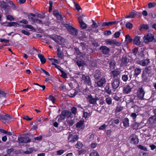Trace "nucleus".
Returning <instances> with one entry per match:
<instances>
[{
  "label": "nucleus",
  "instance_id": "f257e3e1",
  "mask_svg": "<svg viewBox=\"0 0 156 156\" xmlns=\"http://www.w3.org/2000/svg\"><path fill=\"white\" fill-rule=\"evenodd\" d=\"M135 98L132 95H126L125 97L126 105L127 108H134Z\"/></svg>",
  "mask_w": 156,
  "mask_h": 156
},
{
  "label": "nucleus",
  "instance_id": "f03ea898",
  "mask_svg": "<svg viewBox=\"0 0 156 156\" xmlns=\"http://www.w3.org/2000/svg\"><path fill=\"white\" fill-rule=\"evenodd\" d=\"M12 119V116L10 114L3 113L0 115V120L6 125L8 124Z\"/></svg>",
  "mask_w": 156,
  "mask_h": 156
},
{
  "label": "nucleus",
  "instance_id": "7ed1b4c3",
  "mask_svg": "<svg viewBox=\"0 0 156 156\" xmlns=\"http://www.w3.org/2000/svg\"><path fill=\"white\" fill-rule=\"evenodd\" d=\"M82 75L81 78V81L84 84L88 86L91 85L92 82L91 79L89 75L87 74H80Z\"/></svg>",
  "mask_w": 156,
  "mask_h": 156
},
{
  "label": "nucleus",
  "instance_id": "20e7f679",
  "mask_svg": "<svg viewBox=\"0 0 156 156\" xmlns=\"http://www.w3.org/2000/svg\"><path fill=\"white\" fill-rule=\"evenodd\" d=\"M64 26L67 29L70 34L74 36L77 35L78 34L77 30L74 27L67 24H65Z\"/></svg>",
  "mask_w": 156,
  "mask_h": 156
},
{
  "label": "nucleus",
  "instance_id": "39448f33",
  "mask_svg": "<svg viewBox=\"0 0 156 156\" xmlns=\"http://www.w3.org/2000/svg\"><path fill=\"white\" fill-rule=\"evenodd\" d=\"M49 37L55 42L57 44L59 45L62 44L63 38L60 36L55 35L52 36L50 35L49 36Z\"/></svg>",
  "mask_w": 156,
  "mask_h": 156
},
{
  "label": "nucleus",
  "instance_id": "423d86ee",
  "mask_svg": "<svg viewBox=\"0 0 156 156\" xmlns=\"http://www.w3.org/2000/svg\"><path fill=\"white\" fill-rule=\"evenodd\" d=\"M96 80L95 84L97 85V87L101 88L104 87L106 82V80L105 78L102 77L98 80Z\"/></svg>",
  "mask_w": 156,
  "mask_h": 156
},
{
  "label": "nucleus",
  "instance_id": "0eeeda50",
  "mask_svg": "<svg viewBox=\"0 0 156 156\" xmlns=\"http://www.w3.org/2000/svg\"><path fill=\"white\" fill-rule=\"evenodd\" d=\"M120 79L119 78H116V79H113V81L112 83V90L114 91H115V89H116L119 86L120 84Z\"/></svg>",
  "mask_w": 156,
  "mask_h": 156
},
{
  "label": "nucleus",
  "instance_id": "6e6552de",
  "mask_svg": "<svg viewBox=\"0 0 156 156\" xmlns=\"http://www.w3.org/2000/svg\"><path fill=\"white\" fill-rule=\"evenodd\" d=\"M79 139V136L77 135L73 136V133H70L68 136V139L69 142L73 143L77 141Z\"/></svg>",
  "mask_w": 156,
  "mask_h": 156
},
{
  "label": "nucleus",
  "instance_id": "1a4fd4ad",
  "mask_svg": "<svg viewBox=\"0 0 156 156\" xmlns=\"http://www.w3.org/2000/svg\"><path fill=\"white\" fill-rule=\"evenodd\" d=\"M86 97L90 104L94 105H95L97 101L99 100V98L97 97L96 96L94 98L91 94L87 95V97L86 96Z\"/></svg>",
  "mask_w": 156,
  "mask_h": 156
},
{
  "label": "nucleus",
  "instance_id": "9d476101",
  "mask_svg": "<svg viewBox=\"0 0 156 156\" xmlns=\"http://www.w3.org/2000/svg\"><path fill=\"white\" fill-rule=\"evenodd\" d=\"M145 94L143 89L142 87L139 88L137 92V96L139 100H142L144 99V97Z\"/></svg>",
  "mask_w": 156,
  "mask_h": 156
},
{
  "label": "nucleus",
  "instance_id": "9b49d317",
  "mask_svg": "<svg viewBox=\"0 0 156 156\" xmlns=\"http://www.w3.org/2000/svg\"><path fill=\"white\" fill-rule=\"evenodd\" d=\"M99 50L101 52L105 55H108L110 52V49L106 46H101Z\"/></svg>",
  "mask_w": 156,
  "mask_h": 156
},
{
  "label": "nucleus",
  "instance_id": "f8f14e48",
  "mask_svg": "<svg viewBox=\"0 0 156 156\" xmlns=\"http://www.w3.org/2000/svg\"><path fill=\"white\" fill-rule=\"evenodd\" d=\"M83 56L76 57V63L79 67L83 66L86 64L85 62L83 59Z\"/></svg>",
  "mask_w": 156,
  "mask_h": 156
},
{
  "label": "nucleus",
  "instance_id": "ddd939ff",
  "mask_svg": "<svg viewBox=\"0 0 156 156\" xmlns=\"http://www.w3.org/2000/svg\"><path fill=\"white\" fill-rule=\"evenodd\" d=\"M62 115L64 117L66 118L67 119L70 118H72L73 116H72V113L71 112L68 110L65 109L62 110L61 112Z\"/></svg>",
  "mask_w": 156,
  "mask_h": 156
},
{
  "label": "nucleus",
  "instance_id": "4468645a",
  "mask_svg": "<svg viewBox=\"0 0 156 156\" xmlns=\"http://www.w3.org/2000/svg\"><path fill=\"white\" fill-rule=\"evenodd\" d=\"M144 70L149 76L151 77L154 75V70L150 66H147Z\"/></svg>",
  "mask_w": 156,
  "mask_h": 156
},
{
  "label": "nucleus",
  "instance_id": "2eb2a0df",
  "mask_svg": "<svg viewBox=\"0 0 156 156\" xmlns=\"http://www.w3.org/2000/svg\"><path fill=\"white\" fill-rule=\"evenodd\" d=\"M132 88L128 85L124 86L122 89V93L124 94H129L132 90Z\"/></svg>",
  "mask_w": 156,
  "mask_h": 156
},
{
  "label": "nucleus",
  "instance_id": "dca6fc26",
  "mask_svg": "<svg viewBox=\"0 0 156 156\" xmlns=\"http://www.w3.org/2000/svg\"><path fill=\"white\" fill-rule=\"evenodd\" d=\"M119 22V21H113L108 22H104L101 23V25L102 27H109L116 23L118 24Z\"/></svg>",
  "mask_w": 156,
  "mask_h": 156
},
{
  "label": "nucleus",
  "instance_id": "f3484780",
  "mask_svg": "<svg viewBox=\"0 0 156 156\" xmlns=\"http://www.w3.org/2000/svg\"><path fill=\"white\" fill-rule=\"evenodd\" d=\"M120 72L118 70H115L111 72V74L112 76V75L113 79H116L118 78H119V79H120Z\"/></svg>",
  "mask_w": 156,
  "mask_h": 156
},
{
  "label": "nucleus",
  "instance_id": "a211bd4d",
  "mask_svg": "<svg viewBox=\"0 0 156 156\" xmlns=\"http://www.w3.org/2000/svg\"><path fill=\"white\" fill-rule=\"evenodd\" d=\"M18 140L20 143H27L30 142L31 139L29 137H20L18 138Z\"/></svg>",
  "mask_w": 156,
  "mask_h": 156
},
{
  "label": "nucleus",
  "instance_id": "6ab92c4d",
  "mask_svg": "<svg viewBox=\"0 0 156 156\" xmlns=\"http://www.w3.org/2000/svg\"><path fill=\"white\" fill-rule=\"evenodd\" d=\"M94 76L96 80H98L102 76V73L101 70H96L94 72Z\"/></svg>",
  "mask_w": 156,
  "mask_h": 156
},
{
  "label": "nucleus",
  "instance_id": "aec40b11",
  "mask_svg": "<svg viewBox=\"0 0 156 156\" xmlns=\"http://www.w3.org/2000/svg\"><path fill=\"white\" fill-rule=\"evenodd\" d=\"M130 139V142L133 144H137L139 142V140L137 136L135 135H133L131 136Z\"/></svg>",
  "mask_w": 156,
  "mask_h": 156
},
{
  "label": "nucleus",
  "instance_id": "412c9836",
  "mask_svg": "<svg viewBox=\"0 0 156 156\" xmlns=\"http://www.w3.org/2000/svg\"><path fill=\"white\" fill-rule=\"evenodd\" d=\"M105 43L106 44L112 45L113 44L119 46L120 44L119 42H117L115 40H112L110 39H107L105 40Z\"/></svg>",
  "mask_w": 156,
  "mask_h": 156
},
{
  "label": "nucleus",
  "instance_id": "4be33fe9",
  "mask_svg": "<svg viewBox=\"0 0 156 156\" xmlns=\"http://www.w3.org/2000/svg\"><path fill=\"white\" fill-rule=\"evenodd\" d=\"M122 123H123V127L125 128H127L129 126V120L128 118L125 117L123 119Z\"/></svg>",
  "mask_w": 156,
  "mask_h": 156
},
{
  "label": "nucleus",
  "instance_id": "5701e85b",
  "mask_svg": "<svg viewBox=\"0 0 156 156\" xmlns=\"http://www.w3.org/2000/svg\"><path fill=\"white\" fill-rule=\"evenodd\" d=\"M150 62V60L149 59H144L139 62V64L142 66H145L148 65Z\"/></svg>",
  "mask_w": 156,
  "mask_h": 156
},
{
  "label": "nucleus",
  "instance_id": "b1692460",
  "mask_svg": "<svg viewBox=\"0 0 156 156\" xmlns=\"http://www.w3.org/2000/svg\"><path fill=\"white\" fill-rule=\"evenodd\" d=\"M105 92L108 94H112V89L110 86V83H107L105 87Z\"/></svg>",
  "mask_w": 156,
  "mask_h": 156
},
{
  "label": "nucleus",
  "instance_id": "393cba45",
  "mask_svg": "<svg viewBox=\"0 0 156 156\" xmlns=\"http://www.w3.org/2000/svg\"><path fill=\"white\" fill-rule=\"evenodd\" d=\"M85 121L83 119V120H80L79 121L77 122L76 124V127L77 128H80L83 126L84 127Z\"/></svg>",
  "mask_w": 156,
  "mask_h": 156
},
{
  "label": "nucleus",
  "instance_id": "a878e982",
  "mask_svg": "<svg viewBox=\"0 0 156 156\" xmlns=\"http://www.w3.org/2000/svg\"><path fill=\"white\" fill-rule=\"evenodd\" d=\"M129 62V59L126 56H122L121 59V64L122 66H126Z\"/></svg>",
  "mask_w": 156,
  "mask_h": 156
},
{
  "label": "nucleus",
  "instance_id": "bb28decb",
  "mask_svg": "<svg viewBox=\"0 0 156 156\" xmlns=\"http://www.w3.org/2000/svg\"><path fill=\"white\" fill-rule=\"evenodd\" d=\"M145 39L149 42L152 41L154 39V37L153 35L151 34H148L145 37Z\"/></svg>",
  "mask_w": 156,
  "mask_h": 156
},
{
  "label": "nucleus",
  "instance_id": "cd10ccee",
  "mask_svg": "<svg viewBox=\"0 0 156 156\" xmlns=\"http://www.w3.org/2000/svg\"><path fill=\"white\" fill-rule=\"evenodd\" d=\"M0 8L1 9H5L6 8H7L9 6V5L7 4V2L6 3L3 1H0Z\"/></svg>",
  "mask_w": 156,
  "mask_h": 156
},
{
  "label": "nucleus",
  "instance_id": "c85d7f7f",
  "mask_svg": "<svg viewBox=\"0 0 156 156\" xmlns=\"http://www.w3.org/2000/svg\"><path fill=\"white\" fill-rule=\"evenodd\" d=\"M148 122L149 124H152L156 122V115H154L151 116L148 120Z\"/></svg>",
  "mask_w": 156,
  "mask_h": 156
},
{
  "label": "nucleus",
  "instance_id": "c756f323",
  "mask_svg": "<svg viewBox=\"0 0 156 156\" xmlns=\"http://www.w3.org/2000/svg\"><path fill=\"white\" fill-rule=\"evenodd\" d=\"M136 11L135 10H133L130 12L129 14V15H127L125 16V18H133L136 17L135 14Z\"/></svg>",
  "mask_w": 156,
  "mask_h": 156
},
{
  "label": "nucleus",
  "instance_id": "7c9ffc66",
  "mask_svg": "<svg viewBox=\"0 0 156 156\" xmlns=\"http://www.w3.org/2000/svg\"><path fill=\"white\" fill-rule=\"evenodd\" d=\"M140 36H136L134 39H133V44L136 45H139L141 43L140 40Z\"/></svg>",
  "mask_w": 156,
  "mask_h": 156
},
{
  "label": "nucleus",
  "instance_id": "2f4dec72",
  "mask_svg": "<svg viewBox=\"0 0 156 156\" xmlns=\"http://www.w3.org/2000/svg\"><path fill=\"white\" fill-rule=\"evenodd\" d=\"M109 68L111 69H115L116 65V62L114 60H112L109 62Z\"/></svg>",
  "mask_w": 156,
  "mask_h": 156
},
{
  "label": "nucleus",
  "instance_id": "473e14b6",
  "mask_svg": "<svg viewBox=\"0 0 156 156\" xmlns=\"http://www.w3.org/2000/svg\"><path fill=\"white\" fill-rule=\"evenodd\" d=\"M74 50L75 53L77 55H80L81 56H83V55L84 56H85V55H86V56H89L88 55H87L86 54H83L82 52H81L80 50L79 49V48L77 47L75 48H74Z\"/></svg>",
  "mask_w": 156,
  "mask_h": 156
},
{
  "label": "nucleus",
  "instance_id": "72a5a7b5",
  "mask_svg": "<svg viewBox=\"0 0 156 156\" xmlns=\"http://www.w3.org/2000/svg\"><path fill=\"white\" fill-rule=\"evenodd\" d=\"M38 57L40 59L41 63L44 64L46 62V59L44 56L42 54H38Z\"/></svg>",
  "mask_w": 156,
  "mask_h": 156
},
{
  "label": "nucleus",
  "instance_id": "f704fd0d",
  "mask_svg": "<svg viewBox=\"0 0 156 156\" xmlns=\"http://www.w3.org/2000/svg\"><path fill=\"white\" fill-rule=\"evenodd\" d=\"M147 73L144 70L142 72L141 77L143 81L146 82L148 80V77L147 76Z\"/></svg>",
  "mask_w": 156,
  "mask_h": 156
},
{
  "label": "nucleus",
  "instance_id": "c9c22d12",
  "mask_svg": "<svg viewBox=\"0 0 156 156\" xmlns=\"http://www.w3.org/2000/svg\"><path fill=\"white\" fill-rule=\"evenodd\" d=\"M20 25L18 23L16 22H8V24L6 26L7 27H19Z\"/></svg>",
  "mask_w": 156,
  "mask_h": 156
},
{
  "label": "nucleus",
  "instance_id": "e433bc0d",
  "mask_svg": "<svg viewBox=\"0 0 156 156\" xmlns=\"http://www.w3.org/2000/svg\"><path fill=\"white\" fill-rule=\"evenodd\" d=\"M128 75H129V73L126 72H125V74L123 75L122 77V80L124 82H126L128 80L129 77Z\"/></svg>",
  "mask_w": 156,
  "mask_h": 156
},
{
  "label": "nucleus",
  "instance_id": "4c0bfd02",
  "mask_svg": "<svg viewBox=\"0 0 156 156\" xmlns=\"http://www.w3.org/2000/svg\"><path fill=\"white\" fill-rule=\"evenodd\" d=\"M141 69L136 67L134 69V76L136 77L137 76L140 74L141 72Z\"/></svg>",
  "mask_w": 156,
  "mask_h": 156
},
{
  "label": "nucleus",
  "instance_id": "58836bf2",
  "mask_svg": "<svg viewBox=\"0 0 156 156\" xmlns=\"http://www.w3.org/2000/svg\"><path fill=\"white\" fill-rule=\"evenodd\" d=\"M78 93V92L77 90L74 91L72 90L69 92V96L71 98H73Z\"/></svg>",
  "mask_w": 156,
  "mask_h": 156
},
{
  "label": "nucleus",
  "instance_id": "ea45409f",
  "mask_svg": "<svg viewBox=\"0 0 156 156\" xmlns=\"http://www.w3.org/2000/svg\"><path fill=\"white\" fill-rule=\"evenodd\" d=\"M125 41L127 43H129L133 41V39L129 34H127L125 36Z\"/></svg>",
  "mask_w": 156,
  "mask_h": 156
},
{
  "label": "nucleus",
  "instance_id": "a19ab883",
  "mask_svg": "<svg viewBox=\"0 0 156 156\" xmlns=\"http://www.w3.org/2000/svg\"><path fill=\"white\" fill-rule=\"evenodd\" d=\"M80 27L82 29H85L87 27V24L83 21L80 22L79 23Z\"/></svg>",
  "mask_w": 156,
  "mask_h": 156
},
{
  "label": "nucleus",
  "instance_id": "79ce46f5",
  "mask_svg": "<svg viewBox=\"0 0 156 156\" xmlns=\"http://www.w3.org/2000/svg\"><path fill=\"white\" fill-rule=\"evenodd\" d=\"M91 114L90 113H88L87 112H85L84 111L83 112V117L85 118V119H86L87 118L91 116Z\"/></svg>",
  "mask_w": 156,
  "mask_h": 156
},
{
  "label": "nucleus",
  "instance_id": "37998d69",
  "mask_svg": "<svg viewBox=\"0 0 156 156\" xmlns=\"http://www.w3.org/2000/svg\"><path fill=\"white\" fill-rule=\"evenodd\" d=\"M137 122H134L131 125V127L133 129L137 130L138 129V126H137Z\"/></svg>",
  "mask_w": 156,
  "mask_h": 156
},
{
  "label": "nucleus",
  "instance_id": "c03bdc74",
  "mask_svg": "<svg viewBox=\"0 0 156 156\" xmlns=\"http://www.w3.org/2000/svg\"><path fill=\"white\" fill-rule=\"evenodd\" d=\"M149 27L148 25L143 24L140 25L139 28V30H141L142 29L147 30L149 29Z\"/></svg>",
  "mask_w": 156,
  "mask_h": 156
},
{
  "label": "nucleus",
  "instance_id": "a18cd8bd",
  "mask_svg": "<svg viewBox=\"0 0 156 156\" xmlns=\"http://www.w3.org/2000/svg\"><path fill=\"white\" fill-rule=\"evenodd\" d=\"M105 102L108 105H110L112 104V100L110 97H107L105 100Z\"/></svg>",
  "mask_w": 156,
  "mask_h": 156
},
{
  "label": "nucleus",
  "instance_id": "49530a36",
  "mask_svg": "<svg viewBox=\"0 0 156 156\" xmlns=\"http://www.w3.org/2000/svg\"><path fill=\"white\" fill-rule=\"evenodd\" d=\"M83 144L80 141H77V143L75 145L76 148L80 149L83 147Z\"/></svg>",
  "mask_w": 156,
  "mask_h": 156
},
{
  "label": "nucleus",
  "instance_id": "de8ad7c7",
  "mask_svg": "<svg viewBox=\"0 0 156 156\" xmlns=\"http://www.w3.org/2000/svg\"><path fill=\"white\" fill-rule=\"evenodd\" d=\"M123 109V107L122 106H117L116 107V109L115 111V112L116 113L119 112H121Z\"/></svg>",
  "mask_w": 156,
  "mask_h": 156
},
{
  "label": "nucleus",
  "instance_id": "09e8293b",
  "mask_svg": "<svg viewBox=\"0 0 156 156\" xmlns=\"http://www.w3.org/2000/svg\"><path fill=\"white\" fill-rule=\"evenodd\" d=\"M69 127L72 126L74 124V122L73 120L67 119L66 121Z\"/></svg>",
  "mask_w": 156,
  "mask_h": 156
},
{
  "label": "nucleus",
  "instance_id": "8fccbe9b",
  "mask_svg": "<svg viewBox=\"0 0 156 156\" xmlns=\"http://www.w3.org/2000/svg\"><path fill=\"white\" fill-rule=\"evenodd\" d=\"M57 118L58 119V121L59 122H61L62 120L65 119V118L64 116H63L62 115V113H61L60 114L58 115L57 117Z\"/></svg>",
  "mask_w": 156,
  "mask_h": 156
},
{
  "label": "nucleus",
  "instance_id": "3c124183",
  "mask_svg": "<svg viewBox=\"0 0 156 156\" xmlns=\"http://www.w3.org/2000/svg\"><path fill=\"white\" fill-rule=\"evenodd\" d=\"M71 111L72 114L73 113L74 115H75L77 113V108L75 107H73L71 108Z\"/></svg>",
  "mask_w": 156,
  "mask_h": 156
},
{
  "label": "nucleus",
  "instance_id": "603ef678",
  "mask_svg": "<svg viewBox=\"0 0 156 156\" xmlns=\"http://www.w3.org/2000/svg\"><path fill=\"white\" fill-rule=\"evenodd\" d=\"M149 15L150 16H151L152 18L154 19H156L155 22H156V14L153 11L151 12L150 13H149Z\"/></svg>",
  "mask_w": 156,
  "mask_h": 156
},
{
  "label": "nucleus",
  "instance_id": "864d4df0",
  "mask_svg": "<svg viewBox=\"0 0 156 156\" xmlns=\"http://www.w3.org/2000/svg\"><path fill=\"white\" fill-rule=\"evenodd\" d=\"M57 56L61 58H62L63 57V55L61 52L60 51V49L59 48H58L57 50Z\"/></svg>",
  "mask_w": 156,
  "mask_h": 156
},
{
  "label": "nucleus",
  "instance_id": "5fc2aeb1",
  "mask_svg": "<svg viewBox=\"0 0 156 156\" xmlns=\"http://www.w3.org/2000/svg\"><path fill=\"white\" fill-rule=\"evenodd\" d=\"M156 5V3L155 2H149L148 4V7L149 8H151L154 7Z\"/></svg>",
  "mask_w": 156,
  "mask_h": 156
},
{
  "label": "nucleus",
  "instance_id": "6e6d98bb",
  "mask_svg": "<svg viewBox=\"0 0 156 156\" xmlns=\"http://www.w3.org/2000/svg\"><path fill=\"white\" fill-rule=\"evenodd\" d=\"M80 44V46L82 47L83 50H85L87 49V46L85 43L84 42H81Z\"/></svg>",
  "mask_w": 156,
  "mask_h": 156
},
{
  "label": "nucleus",
  "instance_id": "4d7b16f0",
  "mask_svg": "<svg viewBox=\"0 0 156 156\" xmlns=\"http://www.w3.org/2000/svg\"><path fill=\"white\" fill-rule=\"evenodd\" d=\"M126 27L129 29H131L133 27V25L132 23L128 22L126 24Z\"/></svg>",
  "mask_w": 156,
  "mask_h": 156
},
{
  "label": "nucleus",
  "instance_id": "13d9d810",
  "mask_svg": "<svg viewBox=\"0 0 156 156\" xmlns=\"http://www.w3.org/2000/svg\"><path fill=\"white\" fill-rule=\"evenodd\" d=\"M48 98L50 101H51L53 104H54L55 102V99L53 96L51 95H49Z\"/></svg>",
  "mask_w": 156,
  "mask_h": 156
},
{
  "label": "nucleus",
  "instance_id": "bf43d9fd",
  "mask_svg": "<svg viewBox=\"0 0 156 156\" xmlns=\"http://www.w3.org/2000/svg\"><path fill=\"white\" fill-rule=\"evenodd\" d=\"M140 149L143 150L145 151H147V149L145 147L141 145H139L137 146Z\"/></svg>",
  "mask_w": 156,
  "mask_h": 156
},
{
  "label": "nucleus",
  "instance_id": "052dcab7",
  "mask_svg": "<svg viewBox=\"0 0 156 156\" xmlns=\"http://www.w3.org/2000/svg\"><path fill=\"white\" fill-rule=\"evenodd\" d=\"M108 126L107 125H106L105 124H103L98 129L99 130H104L106 127Z\"/></svg>",
  "mask_w": 156,
  "mask_h": 156
},
{
  "label": "nucleus",
  "instance_id": "680f3d73",
  "mask_svg": "<svg viewBox=\"0 0 156 156\" xmlns=\"http://www.w3.org/2000/svg\"><path fill=\"white\" fill-rule=\"evenodd\" d=\"M99 25L100 24L99 23L97 24L96 23H95V22L93 21V23L91 25V27L93 28H97L98 27Z\"/></svg>",
  "mask_w": 156,
  "mask_h": 156
},
{
  "label": "nucleus",
  "instance_id": "e2e57ef3",
  "mask_svg": "<svg viewBox=\"0 0 156 156\" xmlns=\"http://www.w3.org/2000/svg\"><path fill=\"white\" fill-rule=\"evenodd\" d=\"M90 156H99V155L97 152L95 151L91 152L90 154Z\"/></svg>",
  "mask_w": 156,
  "mask_h": 156
},
{
  "label": "nucleus",
  "instance_id": "0e129e2a",
  "mask_svg": "<svg viewBox=\"0 0 156 156\" xmlns=\"http://www.w3.org/2000/svg\"><path fill=\"white\" fill-rule=\"evenodd\" d=\"M75 6L76 8V9L78 11H79L81 9L80 6L78 4L74 2Z\"/></svg>",
  "mask_w": 156,
  "mask_h": 156
},
{
  "label": "nucleus",
  "instance_id": "69168bd1",
  "mask_svg": "<svg viewBox=\"0 0 156 156\" xmlns=\"http://www.w3.org/2000/svg\"><path fill=\"white\" fill-rule=\"evenodd\" d=\"M6 19L7 20L11 21L12 20H14L15 19L12 16L10 15H8L7 16Z\"/></svg>",
  "mask_w": 156,
  "mask_h": 156
},
{
  "label": "nucleus",
  "instance_id": "338daca9",
  "mask_svg": "<svg viewBox=\"0 0 156 156\" xmlns=\"http://www.w3.org/2000/svg\"><path fill=\"white\" fill-rule=\"evenodd\" d=\"M121 32L120 31L115 32L114 34V37L115 38H117L119 37L120 35Z\"/></svg>",
  "mask_w": 156,
  "mask_h": 156
},
{
  "label": "nucleus",
  "instance_id": "774afa93",
  "mask_svg": "<svg viewBox=\"0 0 156 156\" xmlns=\"http://www.w3.org/2000/svg\"><path fill=\"white\" fill-rule=\"evenodd\" d=\"M61 76L64 78H66L67 77V74L63 70H61Z\"/></svg>",
  "mask_w": 156,
  "mask_h": 156
}]
</instances>
